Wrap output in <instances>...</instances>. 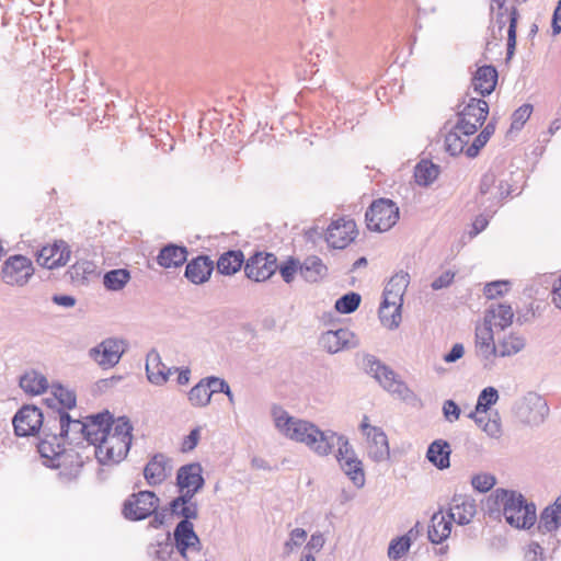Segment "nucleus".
Returning <instances> with one entry per match:
<instances>
[{
  "mask_svg": "<svg viewBox=\"0 0 561 561\" xmlns=\"http://www.w3.org/2000/svg\"><path fill=\"white\" fill-rule=\"evenodd\" d=\"M525 560L546 561V558L543 557V548L537 542H531L525 552Z\"/></svg>",
  "mask_w": 561,
  "mask_h": 561,
  "instance_id": "60",
  "label": "nucleus"
},
{
  "mask_svg": "<svg viewBox=\"0 0 561 561\" xmlns=\"http://www.w3.org/2000/svg\"><path fill=\"white\" fill-rule=\"evenodd\" d=\"M495 183L496 178L493 173L484 174L480 182V195L482 197L489 195L488 199L492 201L491 206L497 205L510 194L508 186L505 185L503 181H500L499 185Z\"/></svg>",
  "mask_w": 561,
  "mask_h": 561,
  "instance_id": "32",
  "label": "nucleus"
},
{
  "mask_svg": "<svg viewBox=\"0 0 561 561\" xmlns=\"http://www.w3.org/2000/svg\"><path fill=\"white\" fill-rule=\"evenodd\" d=\"M131 431L133 426L128 417L119 416L116 420H111V430H108V435H115L118 438L131 442Z\"/></svg>",
  "mask_w": 561,
  "mask_h": 561,
  "instance_id": "47",
  "label": "nucleus"
},
{
  "mask_svg": "<svg viewBox=\"0 0 561 561\" xmlns=\"http://www.w3.org/2000/svg\"><path fill=\"white\" fill-rule=\"evenodd\" d=\"M477 514L476 501L463 494H455L449 504L448 517L458 525H468Z\"/></svg>",
  "mask_w": 561,
  "mask_h": 561,
  "instance_id": "21",
  "label": "nucleus"
},
{
  "mask_svg": "<svg viewBox=\"0 0 561 561\" xmlns=\"http://www.w3.org/2000/svg\"><path fill=\"white\" fill-rule=\"evenodd\" d=\"M514 311L510 305L492 304L484 313L483 322L496 332L504 331L513 323Z\"/></svg>",
  "mask_w": 561,
  "mask_h": 561,
  "instance_id": "25",
  "label": "nucleus"
},
{
  "mask_svg": "<svg viewBox=\"0 0 561 561\" xmlns=\"http://www.w3.org/2000/svg\"><path fill=\"white\" fill-rule=\"evenodd\" d=\"M328 268L322 260L316 255L308 256L299 265V273L305 280L317 283L327 275Z\"/></svg>",
  "mask_w": 561,
  "mask_h": 561,
  "instance_id": "36",
  "label": "nucleus"
},
{
  "mask_svg": "<svg viewBox=\"0 0 561 561\" xmlns=\"http://www.w3.org/2000/svg\"><path fill=\"white\" fill-rule=\"evenodd\" d=\"M244 255L239 250H230L222 253L217 261V271L222 275H233L242 266Z\"/></svg>",
  "mask_w": 561,
  "mask_h": 561,
  "instance_id": "37",
  "label": "nucleus"
},
{
  "mask_svg": "<svg viewBox=\"0 0 561 561\" xmlns=\"http://www.w3.org/2000/svg\"><path fill=\"white\" fill-rule=\"evenodd\" d=\"M495 482V477L490 473L477 474L471 480L473 489L482 493L490 491L494 486Z\"/></svg>",
  "mask_w": 561,
  "mask_h": 561,
  "instance_id": "57",
  "label": "nucleus"
},
{
  "mask_svg": "<svg viewBox=\"0 0 561 561\" xmlns=\"http://www.w3.org/2000/svg\"><path fill=\"white\" fill-rule=\"evenodd\" d=\"M53 394L59 404L65 409H72L76 407V394L73 391L57 385L53 387Z\"/></svg>",
  "mask_w": 561,
  "mask_h": 561,
  "instance_id": "51",
  "label": "nucleus"
},
{
  "mask_svg": "<svg viewBox=\"0 0 561 561\" xmlns=\"http://www.w3.org/2000/svg\"><path fill=\"white\" fill-rule=\"evenodd\" d=\"M462 105H458V129L462 130L465 136H471L477 133L486 119L489 114V104L483 99L469 98Z\"/></svg>",
  "mask_w": 561,
  "mask_h": 561,
  "instance_id": "7",
  "label": "nucleus"
},
{
  "mask_svg": "<svg viewBox=\"0 0 561 561\" xmlns=\"http://www.w3.org/2000/svg\"><path fill=\"white\" fill-rule=\"evenodd\" d=\"M20 387L30 394H41L46 391L48 381L44 375L31 370L20 378Z\"/></svg>",
  "mask_w": 561,
  "mask_h": 561,
  "instance_id": "40",
  "label": "nucleus"
},
{
  "mask_svg": "<svg viewBox=\"0 0 561 561\" xmlns=\"http://www.w3.org/2000/svg\"><path fill=\"white\" fill-rule=\"evenodd\" d=\"M170 511L173 515L182 517V520L191 522L192 519H196L198 517L197 503H188L176 507H170Z\"/></svg>",
  "mask_w": 561,
  "mask_h": 561,
  "instance_id": "56",
  "label": "nucleus"
},
{
  "mask_svg": "<svg viewBox=\"0 0 561 561\" xmlns=\"http://www.w3.org/2000/svg\"><path fill=\"white\" fill-rule=\"evenodd\" d=\"M173 543L171 542L170 535L161 542L150 547V554L161 561H165L173 551Z\"/></svg>",
  "mask_w": 561,
  "mask_h": 561,
  "instance_id": "54",
  "label": "nucleus"
},
{
  "mask_svg": "<svg viewBox=\"0 0 561 561\" xmlns=\"http://www.w3.org/2000/svg\"><path fill=\"white\" fill-rule=\"evenodd\" d=\"M497 400H499V392L495 388H493V387L484 388L478 397L476 412L477 413H485L491 408V405L496 403Z\"/></svg>",
  "mask_w": 561,
  "mask_h": 561,
  "instance_id": "48",
  "label": "nucleus"
},
{
  "mask_svg": "<svg viewBox=\"0 0 561 561\" xmlns=\"http://www.w3.org/2000/svg\"><path fill=\"white\" fill-rule=\"evenodd\" d=\"M410 284V275L404 271L396 273L383 289V301L403 304L404 293Z\"/></svg>",
  "mask_w": 561,
  "mask_h": 561,
  "instance_id": "30",
  "label": "nucleus"
},
{
  "mask_svg": "<svg viewBox=\"0 0 561 561\" xmlns=\"http://www.w3.org/2000/svg\"><path fill=\"white\" fill-rule=\"evenodd\" d=\"M365 219L370 231H388L399 219V207L391 199L380 198L367 209Z\"/></svg>",
  "mask_w": 561,
  "mask_h": 561,
  "instance_id": "8",
  "label": "nucleus"
},
{
  "mask_svg": "<svg viewBox=\"0 0 561 561\" xmlns=\"http://www.w3.org/2000/svg\"><path fill=\"white\" fill-rule=\"evenodd\" d=\"M49 421L43 426V437L39 439L37 449L45 465L50 468H61L68 476L76 477L84 463L79 451L66 449L57 434L47 432Z\"/></svg>",
  "mask_w": 561,
  "mask_h": 561,
  "instance_id": "2",
  "label": "nucleus"
},
{
  "mask_svg": "<svg viewBox=\"0 0 561 561\" xmlns=\"http://www.w3.org/2000/svg\"><path fill=\"white\" fill-rule=\"evenodd\" d=\"M497 70L495 67L484 65L479 67L471 79V87L473 91L481 96L490 95L497 83Z\"/></svg>",
  "mask_w": 561,
  "mask_h": 561,
  "instance_id": "27",
  "label": "nucleus"
},
{
  "mask_svg": "<svg viewBox=\"0 0 561 561\" xmlns=\"http://www.w3.org/2000/svg\"><path fill=\"white\" fill-rule=\"evenodd\" d=\"M173 546L182 558H186L187 551L201 550V539L194 530L192 522L180 520L173 531Z\"/></svg>",
  "mask_w": 561,
  "mask_h": 561,
  "instance_id": "17",
  "label": "nucleus"
},
{
  "mask_svg": "<svg viewBox=\"0 0 561 561\" xmlns=\"http://www.w3.org/2000/svg\"><path fill=\"white\" fill-rule=\"evenodd\" d=\"M533 112L530 104H523L512 115V130H520L524 124L529 119Z\"/></svg>",
  "mask_w": 561,
  "mask_h": 561,
  "instance_id": "53",
  "label": "nucleus"
},
{
  "mask_svg": "<svg viewBox=\"0 0 561 561\" xmlns=\"http://www.w3.org/2000/svg\"><path fill=\"white\" fill-rule=\"evenodd\" d=\"M214 267L209 256L198 255L186 264L184 275L193 284H204L209 279Z\"/></svg>",
  "mask_w": 561,
  "mask_h": 561,
  "instance_id": "28",
  "label": "nucleus"
},
{
  "mask_svg": "<svg viewBox=\"0 0 561 561\" xmlns=\"http://www.w3.org/2000/svg\"><path fill=\"white\" fill-rule=\"evenodd\" d=\"M489 140L485 138L484 135H481L479 134L474 140L472 141V144L470 146L467 147L465 153L467 157L469 158H474L476 156H478L480 149L482 147L485 146V144L488 142Z\"/></svg>",
  "mask_w": 561,
  "mask_h": 561,
  "instance_id": "64",
  "label": "nucleus"
},
{
  "mask_svg": "<svg viewBox=\"0 0 561 561\" xmlns=\"http://www.w3.org/2000/svg\"><path fill=\"white\" fill-rule=\"evenodd\" d=\"M451 448L447 440L432 442L426 451V459L437 469L445 470L450 467Z\"/></svg>",
  "mask_w": 561,
  "mask_h": 561,
  "instance_id": "31",
  "label": "nucleus"
},
{
  "mask_svg": "<svg viewBox=\"0 0 561 561\" xmlns=\"http://www.w3.org/2000/svg\"><path fill=\"white\" fill-rule=\"evenodd\" d=\"M495 501L502 505L505 520L511 526L517 529H528L535 524L536 506L534 503H528L520 493L496 489Z\"/></svg>",
  "mask_w": 561,
  "mask_h": 561,
  "instance_id": "3",
  "label": "nucleus"
},
{
  "mask_svg": "<svg viewBox=\"0 0 561 561\" xmlns=\"http://www.w3.org/2000/svg\"><path fill=\"white\" fill-rule=\"evenodd\" d=\"M112 414L108 411L90 415L85 421V442L88 447L93 446V449L98 444L105 438L111 430Z\"/></svg>",
  "mask_w": 561,
  "mask_h": 561,
  "instance_id": "20",
  "label": "nucleus"
},
{
  "mask_svg": "<svg viewBox=\"0 0 561 561\" xmlns=\"http://www.w3.org/2000/svg\"><path fill=\"white\" fill-rule=\"evenodd\" d=\"M173 368L167 367L162 362L160 354L151 350L146 358V374L148 380L156 386H162L169 380Z\"/></svg>",
  "mask_w": 561,
  "mask_h": 561,
  "instance_id": "29",
  "label": "nucleus"
},
{
  "mask_svg": "<svg viewBox=\"0 0 561 561\" xmlns=\"http://www.w3.org/2000/svg\"><path fill=\"white\" fill-rule=\"evenodd\" d=\"M561 526V501L559 497L556 502L547 506L540 514L538 529L540 533H552Z\"/></svg>",
  "mask_w": 561,
  "mask_h": 561,
  "instance_id": "35",
  "label": "nucleus"
},
{
  "mask_svg": "<svg viewBox=\"0 0 561 561\" xmlns=\"http://www.w3.org/2000/svg\"><path fill=\"white\" fill-rule=\"evenodd\" d=\"M33 274L32 261L21 254L9 256L1 270L2 280L10 286H24Z\"/></svg>",
  "mask_w": 561,
  "mask_h": 561,
  "instance_id": "10",
  "label": "nucleus"
},
{
  "mask_svg": "<svg viewBox=\"0 0 561 561\" xmlns=\"http://www.w3.org/2000/svg\"><path fill=\"white\" fill-rule=\"evenodd\" d=\"M360 300L362 297L359 294L351 291L340 297L335 301L334 307L340 313L348 314L354 312L359 307Z\"/></svg>",
  "mask_w": 561,
  "mask_h": 561,
  "instance_id": "46",
  "label": "nucleus"
},
{
  "mask_svg": "<svg viewBox=\"0 0 561 561\" xmlns=\"http://www.w3.org/2000/svg\"><path fill=\"white\" fill-rule=\"evenodd\" d=\"M71 251L67 242L59 240L53 244L43 247L37 254V263L41 266L53 270L65 266L70 259Z\"/></svg>",
  "mask_w": 561,
  "mask_h": 561,
  "instance_id": "16",
  "label": "nucleus"
},
{
  "mask_svg": "<svg viewBox=\"0 0 561 561\" xmlns=\"http://www.w3.org/2000/svg\"><path fill=\"white\" fill-rule=\"evenodd\" d=\"M411 545L409 536H400L392 539L388 547V557L391 560L400 559L409 551Z\"/></svg>",
  "mask_w": 561,
  "mask_h": 561,
  "instance_id": "49",
  "label": "nucleus"
},
{
  "mask_svg": "<svg viewBox=\"0 0 561 561\" xmlns=\"http://www.w3.org/2000/svg\"><path fill=\"white\" fill-rule=\"evenodd\" d=\"M467 137L468 136L462 134V130L458 129V125L456 124L454 129L445 137L446 151L449 152L450 156H457L466 151L465 147L468 144Z\"/></svg>",
  "mask_w": 561,
  "mask_h": 561,
  "instance_id": "45",
  "label": "nucleus"
},
{
  "mask_svg": "<svg viewBox=\"0 0 561 561\" xmlns=\"http://www.w3.org/2000/svg\"><path fill=\"white\" fill-rule=\"evenodd\" d=\"M125 352L122 340L106 339L89 351V356L102 368H112L118 364Z\"/></svg>",
  "mask_w": 561,
  "mask_h": 561,
  "instance_id": "13",
  "label": "nucleus"
},
{
  "mask_svg": "<svg viewBox=\"0 0 561 561\" xmlns=\"http://www.w3.org/2000/svg\"><path fill=\"white\" fill-rule=\"evenodd\" d=\"M477 412H471L469 417L473 419L474 422L482 427V430L491 437H499L501 434V424L499 421L490 420L485 415L478 416Z\"/></svg>",
  "mask_w": 561,
  "mask_h": 561,
  "instance_id": "50",
  "label": "nucleus"
},
{
  "mask_svg": "<svg viewBox=\"0 0 561 561\" xmlns=\"http://www.w3.org/2000/svg\"><path fill=\"white\" fill-rule=\"evenodd\" d=\"M307 538V533L302 528H295L290 533V538L288 541H286L285 547L289 550L293 549V547L300 546Z\"/></svg>",
  "mask_w": 561,
  "mask_h": 561,
  "instance_id": "63",
  "label": "nucleus"
},
{
  "mask_svg": "<svg viewBox=\"0 0 561 561\" xmlns=\"http://www.w3.org/2000/svg\"><path fill=\"white\" fill-rule=\"evenodd\" d=\"M187 249L185 247L170 243L163 247L158 256L157 262L164 268L179 267L186 262Z\"/></svg>",
  "mask_w": 561,
  "mask_h": 561,
  "instance_id": "33",
  "label": "nucleus"
},
{
  "mask_svg": "<svg viewBox=\"0 0 561 561\" xmlns=\"http://www.w3.org/2000/svg\"><path fill=\"white\" fill-rule=\"evenodd\" d=\"M514 412L523 424L538 426L547 419L549 407L543 397L530 391L515 402Z\"/></svg>",
  "mask_w": 561,
  "mask_h": 561,
  "instance_id": "6",
  "label": "nucleus"
},
{
  "mask_svg": "<svg viewBox=\"0 0 561 561\" xmlns=\"http://www.w3.org/2000/svg\"><path fill=\"white\" fill-rule=\"evenodd\" d=\"M211 399V390L209 382L203 378L196 383L188 392V401L193 407L204 408L207 407Z\"/></svg>",
  "mask_w": 561,
  "mask_h": 561,
  "instance_id": "44",
  "label": "nucleus"
},
{
  "mask_svg": "<svg viewBox=\"0 0 561 561\" xmlns=\"http://www.w3.org/2000/svg\"><path fill=\"white\" fill-rule=\"evenodd\" d=\"M451 531V519H446L443 512L434 513L428 526L427 536L432 543H440L447 539Z\"/></svg>",
  "mask_w": 561,
  "mask_h": 561,
  "instance_id": "34",
  "label": "nucleus"
},
{
  "mask_svg": "<svg viewBox=\"0 0 561 561\" xmlns=\"http://www.w3.org/2000/svg\"><path fill=\"white\" fill-rule=\"evenodd\" d=\"M130 280V272L126 268H116L106 272L103 276V285L107 290L118 291Z\"/></svg>",
  "mask_w": 561,
  "mask_h": 561,
  "instance_id": "43",
  "label": "nucleus"
},
{
  "mask_svg": "<svg viewBox=\"0 0 561 561\" xmlns=\"http://www.w3.org/2000/svg\"><path fill=\"white\" fill-rule=\"evenodd\" d=\"M335 447H337V449L334 456L341 470L357 489H362L366 482L363 462L357 457L348 438L345 435L336 433V437L333 439V449Z\"/></svg>",
  "mask_w": 561,
  "mask_h": 561,
  "instance_id": "4",
  "label": "nucleus"
},
{
  "mask_svg": "<svg viewBox=\"0 0 561 561\" xmlns=\"http://www.w3.org/2000/svg\"><path fill=\"white\" fill-rule=\"evenodd\" d=\"M300 262L294 257L288 259L279 266V273L285 283L293 282L295 274L299 271Z\"/></svg>",
  "mask_w": 561,
  "mask_h": 561,
  "instance_id": "58",
  "label": "nucleus"
},
{
  "mask_svg": "<svg viewBox=\"0 0 561 561\" xmlns=\"http://www.w3.org/2000/svg\"><path fill=\"white\" fill-rule=\"evenodd\" d=\"M525 345V339L518 334L511 333L508 335L503 336L502 339L497 337V351L495 353V356H513L523 351Z\"/></svg>",
  "mask_w": 561,
  "mask_h": 561,
  "instance_id": "38",
  "label": "nucleus"
},
{
  "mask_svg": "<svg viewBox=\"0 0 561 561\" xmlns=\"http://www.w3.org/2000/svg\"><path fill=\"white\" fill-rule=\"evenodd\" d=\"M356 237V225L353 220L333 221L327 230L325 240L334 249L346 248Z\"/></svg>",
  "mask_w": 561,
  "mask_h": 561,
  "instance_id": "18",
  "label": "nucleus"
},
{
  "mask_svg": "<svg viewBox=\"0 0 561 561\" xmlns=\"http://www.w3.org/2000/svg\"><path fill=\"white\" fill-rule=\"evenodd\" d=\"M68 274L73 282L84 284L98 274L96 265L88 260L78 261L70 266Z\"/></svg>",
  "mask_w": 561,
  "mask_h": 561,
  "instance_id": "41",
  "label": "nucleus"
},
{
  "mask_svg": "<svg viewBox=\"0 0 561 561\" xmlns=\"http://www.w3.org/2000/svg\"><path fill=\"white\" fill-rule=\"evenodd\" d=\"M274 425L286 438L305 444L319 457H327L333 451L336 432L320 430L316 424L291 416L280 407L272 409Z\"/></svg>",
  "mask_w": 561,
  "mask_h": 561,
  "instance_id": "1",
  "label": "nucleus"
},
{
  "mask_svg": "<svg viewBox=\"0 0 561 561\" xmlns=\"http://www.w3.org/2000/svg\"><path fill=\"white\" fill-rule=\"evenodd\" d=\"M131 442L118 438L115 435H106L94 448V455L102 465L118 463L126 456Z\"/></svg>",
  "mask_w": 561,
  "mask_h": 561,
  "instance_id": "11",
  "label": "nucleus"
},
{
  "mask_svg": "<svg viewBox=\"0 0 561 561\" xmlns=\"http://www.w3.org/2000/svg\"><path fill=\"white\" fill-rule=\"evenodd\" d=\"M454 278H455L454 272L445 271L440 276H438L437 278H435L432 282L431 287L434 290H439V289L446 288L453 283Z\"/></svg>",
  "mask_w": 561,
  "mask_h": 561,
  "instance_id": "62",
  "label": "nucleus"
},
{
  "mask_svg": "<svg viewBox=\"0 0 561 561\" xmlns=\"http://www.w3.org/2000/svg\"><path fill=\"white\" fill-rule=\"evenodd\" d=\"M511 288V282L508 280H494L485 284L483 288V295L488 299H495L508 293Z\"/></svg>",
  "mask_w": 561,
  "mask_h": 561,
  "instance_id": "52",
  "label": "nucleus"
},
{
  "mask_svg": "<svg viewBox=\"0 0 561 561\" xmlns=\"http://www.w3.org/2000/svg\"><path fill=\"white\" fill-rule=\"evenodd\" d=\"M364 366L366 371L370 374L385 390L397 394L402 400H408L413 396L410 388L402 380L397 378L396 373L375 356L366 355Z\"/></svg>",
  "mask_w": 561,
  "mask_h": 561,
  "instance_id": "5",
  "label": "nucleus"
},
{
  "mask_svg": "<svg viewBox=\"0 0 561 561\" xmlns=\"http://www.w3.org/2000/svg\"><path fill=\"white\" fill-rule=\"evenodd\" d=\"M199 438L201 427L197 426L193 428L187 436L184 437L181 450L183 453L192 451L197 446Z\"/></svg>",
  "mask_w": 561,
  "mask_h": 561,
  "instance_id": "59",
  "label": "nucleus"
},
{
  "mask_svg": "<svg viewBox=\"0 0 561 561\" xmlns=\"http://www.w3.org/2000/svg\"><path fill=\"white\" fill-rule=\"evenodd\" d=\"M516 26H517V11L515 8L512 9L510 14V25L507 31V58L514 55L516 46Z\"/></svg>",
  "mask_w": 561,
  "mask_h": 561,
  "instance_id": "55",
  "label": "nucleus"
},
{
  "mask_svg": "<svg viewBox=\"0 0 561 561\" xmlns=\"http://www.w3.org/2000/svg\"><path fill=\"white\" fill-rule=\"evenodd\" d=\"M401 308L402 304H392L382 300L378 310L382 325L390 330L397 329L401 322Z\"/></svg>",
  "mask_w": 561,
  "mask_h": 561,
  "instance_id": "39",
  "label": "nucleus"
},
{
  "mask_svg": "<svg viewBox=\"0 0 561 561\" xmlns=\"http://www.w3.org/2000/svg\"><path fill=\"white\" fill-rule=\"evenodd\" d=\"M160 500L152 491H139L129 495L123 503L122 513L128 520H142L159 507Z\"/></svg>",
  "mask_w": 561,
  "mask_h": 561,
  "instance_id": "9",
  "label": "nucleus"
},
{
  "mask_svg": "<svg viewBox=\"0 0 561 561\" xmlns=\"http://www.w3.org/2000/svg\"><path fill=\"white\" fill-rule=\"evenodd\" d=\"M59 435L60 443L67 437L70 443L80 444L85 442V422L72 419L68 412L58 411Z\"/></svg>",
  "mask_w": 561,
  "mask_h": 561,
  "instance_id": "23",
  "label": "nucleus"
},
{
  "mask_svg": "<svg viewBox=\"0 0 561 561\" xmlns=\"http://www.w3.org/2000/svg\"><path fill=\"white\" fill-rule=\"evenodd\" d=\"M202 472V466L197 462L180 467L176 473V485L179 490L184 491V489H192L193 492H199L205 484Z\"/></svg>",
  "mask_w": 561,
  "mask_h": 561,
  "instance_id": "24",
  "label": "nucleus"
},
{
  "mask_svg": "<svg viewBox=\"0 0 561 561\" xmlns=\"http://www.w3.org/2000/svg\"><path fill=\"white\" fill-rule=\"evenodd\" d=\"M439 174V167L431 161L422 160L415 167L414 178L419 185H431Z\"/></svg>",
  "mask_w": 561,
  "mask_h": 561,
  "instance_id": "42",
  "label": "nucleus"
},
{
  "mask_svg": "<svg viewBox=\"0 0 561 561\" xmlns=\"http://www.w3.org/2000/svg\"><path fill=\"white\" fill-rule=\"evenodd\" d=\"M320 344L330 354L358 345L355 334L348 329L329 330L321 334Z\"/></svg>",
  "mask_w": 561,
  "mask_h": 561,
  "instance_id": "19",
  "label": "nucleus"
},
{
  "mask_svg": "<svg viewBox=\"0 0 561 561\" xmlns=\"http://www.w3.org/2000/svg\"><path fill=\"white\" fill-rule=\"evenodd\" d=\"M496 331L486 325L477 327L476 329V348L477 354L483 363V367L491 369L493 366V358L495 357L497 344L495 343Z\"/></svg>",
  "mask_w": 561,
  "mask_h": 561,
  "instance_id": "15",
  "label": "nucleus"
},
{
  "mask_svg": "<svg viewBox=\"0 0 561 561\" xmlns=\"http://www.w3.org/2000/svg\"><path fill=\"white\" fill-rule=\"evenodd\" d=\"M367 454L368 457L375 462L388 460L390 457V449L388 437L382 428H373L366 435Z\"/></svg>",
  "mask_w": 561,
  "mask_h": 561,
  "instance_id": "26",
  "label": "nucleus"
},
{
  "mask_svg": "<svg viewBox=\"0 0 561 561\" xmlns=\"http://www.w3.org/2000/svg\"><path fill=\"white\" fill-rule=\"evenodd\" d=\"M12 423L18 436H31L43 426L44 415L37 407L24 405L15 413Z\"/></svg>",
  "mask_w": 561,
  "mask_h": 561,
  "instance_id": "12",
  "label": "nucleus"
},
{
  "mask_svg": "<svg viewBox=\"0 0 561 561\" xmlns=\"http://www.w3.org/2000/svg\"><path fill=\"white\" fill-rule=\"evenodd\" d=\"M171 460L163 454H156L144 468V477L151 486L161 484L171 474Z\"/></svg>",
  "mask_w": 561,
  "mask_h": 561,
  "instance_id": "22",
  "label": "nucleus"
},
{
  "mask_svg": "<svg viewBox=\"0 0 561 561\" xmlns=\"http://www.w3.org/2000/svg\"><path fill=\"white\" fill-rule=\"evenodd\" d=\"M443 413L447 421L454 422L459 419L460 409L453 400H446L443 405Z\"/></svg>",
  "mask_w": 561,
  "mask_h": 561,
  "instance_id": "61",
  "label": "nucleus"
},
{
  "mask_svg": "<svg viewBox=\"0 0 561 561\" xmlns=\"http://www.w3.org/2000/svg\"><path fill=\"white\" fill-rule=\"evenodd\" d=\"M276 261L272 253H256L247 261L244 273L249 279L264 282L276 272Z\"/></svg>",
  "mask_w": 561,
  "mask_h": 561,
  "instance_id": "14",
  "label": "nucleus"
}]
</instances>
